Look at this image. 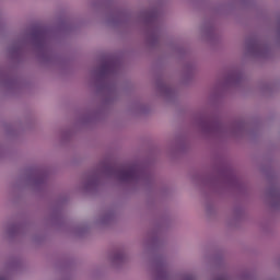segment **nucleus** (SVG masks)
<instances>
[{"mask_svg":"<svg viewBox=\"0 0 280 280\" xmlns=\"http://www.w3.org/2000/svg\"><path fill=\"white\" fill-rule=\"evenodd\" d=\"M112 176L118 183H139L143 179V173L139 166H122L112 171Z\"/></svg>","mask_w":280,"mask_h":280,"instance_id":"nucleus-1","label":"nucleus"},{"mask_svg":"<svg viewBox=\"0 0 280 280\" xmlns=\"http://www.w3.org/2000/svg\"><path fill=\"white\" fill-rule=\"evenodd\" d=\"M245 49L247 54H250L252 56H264V51H265L264 46L255 42L247 43L245 46Z\"/></svg>","mask_w":280,"mask_h":280,"instance_id":"nucleus-2","label":"nucleus"},{"mask_svg":"<svg viewBox=\"0 0 280 280\" xmlns=\"http://www.w3.org/2000/svg\"><path fill=\"white\" fill-rule=\"evenodd\" d=\"M153 277L155 280H165L167 279V270L163 265H158L153 271Z\"/></svg>","mask_w":280,"mask_h":280,"instance_id":"nucleus-3","label":"nucleus"},{"mask_svg":"<svg viewBox=\"0 0 280 280\" xmlns=\"http://www.w3.org/2000/svg\"><path fill=\"white\" fill-rule=\"evenodd\" d=\"M158 93L162 97H172V93H174V92L172 91V88H170L165 84H162V85L158 86Z\"/></svg>","mask_w":280,"mask_h":280,"instance_id":"nucleus-4","label":"nucleus"},{"mask_svg":"<svg viewBox=\"0 0 280 280\" xmlns=\"http://www.w3.org/2000/svg\"><path fill=\"white\" fill-rule=\"evenodd\" d=\"M114 219H115V215H113V213L110 212H107L97 219V224H101V225L109 224V222H113Z\"/></svg>","mask_w":280,"mask_h":280,"instance_id":"nucleus-5","label":"nucleus"},{"mask_svg":"<svg viewBox=\"0 0 280 280\" xmlns=\"http://www.w3.org/2000/svg\"><path fill=\"white\" fill-rule=\"evenodd\" d=\"M110 264L113 266H117V264H120V261H124V253L121 252H116L109 257Z\"/></svg>","mask_w":280,"mask_h":280,"instance_id":"nucleus-6","label":"nucleus"},{"mask_svg":"<svg viewBox=\"0 0 280 280\" xmlns=\"http://www.w3.org/2000/svg\"><path fill=\"white\" fill-rule=\"evenodd\" d=\"M95 187H97V179L95 178H90L83 184L84 191H91V189H95Z\"/></svg>","mask_w":280,"mask_h":280,"instance_id":"nucleus-7","label":"nucleus"},{"mask_svg":"<svg viewBox=\"0 0 280 280\" xmlns=\"http://www.w3.org/2000/svg\"><path fill=\"white\" fill-rule=\"evenodd\" d=\"M113 71V62H106L101 68V75H106V73H110Z\"/></svg>","mask_w":280,"mask_h":280,"instance_id":"nucleus-8","label":"nucleus"},{"mask_svg":"<svg viewBox=\"0 0 280 280\" xmlns=\"http://www.w3.org/2000/svg\"><path fill=\"white\" fill-rule=\"evenodd\" d=\"M182 280H196V276L187 275L182 278Z\"/></svg>","mask_w":280,"mask_h":280,"instance_id":"nucleus-9","label":"nucleus"},{"mask_svg":"<svg viewBox=\"0 0 280 280\" xmlns=\"http://www.w3.org/2000/svg\"><path fill=\"white\" fill-rule=\"evenodd\" d=\"M201 128L205 132H211V127H207V126L202 125Z\"/></svg>","mask_w":280,"mask_h":280,"instance_id":"nucleus-10","label":"nucleus"},{"mask_svg":"<svg viewBox=\"0 0 280 280\" xmlns=\"http://www.w3.org/2000/svg\"><path fill=\"white\" fill-rule=\"evenodd\" d=\"M153 39H154V35H150L149 40L152 43Z\"/></svg>","mask_w":280,"mask_h":280,"instance_id":"nucleus-11","label":"nucleus"},{"mask_svg":"<svg viewBox=\"0 0 280 280\" xmlns=\"http://www.w3.org/2000/svg\"><path fill=\"white\" fill-rule=\"evenodd\" d=\"M38 183H40V180L35 179L34 184H35V185H38Z\"/></svg>","mask_w":280,"mask_h":280,"instance_id":"nucleus-12","label":"nucleus"}]
</instances>
